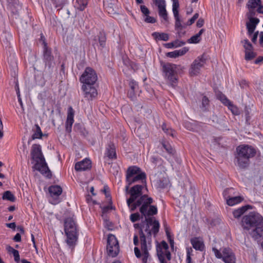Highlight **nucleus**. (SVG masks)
Instances as JSON below:
<instances>
[{
    "instance_id": "6ab92c4d",
    "label": "nucleus",
    "mask_w": 263,
    "mask_h": 263,
    "mask_svg": "<svg viewBox=\"0 0 263 263\" xmlns=\"http://www.w3.org/2000/svg\"><path fill=\"white\" fill-rule=\"evenodd\" d=\"M91 167V162L90 159L85 158L78 162L75 164V170L77 171H85L89 170Z\"/></svg>"
},
{
    "instance_id": "603ef678",
    "label": "nucleus",
    "mask_w": 263,
    "mask_h": 263,
    "mask_svg": "<svg viewBox=\"0 0 263 263\" xmlns=\"http://www.w3.org/2000/svg\"><path fill=\"white\" fill-rule=\"evenodd\" d=\"M140 9L141 11V12L144 15V17L148 15L149 14L150 11L148 10V9L144 5H141L140 6Z\"/></svg>"
},
{
    "instance_id": "ea45409f",
    "label": "nucleus",
    "mask_w": 263,
    "mask_h": 263,
    "mask_svg": "<svg viewBox=\"0 0 263 263\" xmlns=\"http://www.w3.org/2000/svg\"><path fill=\"white\" fill-rule=\"evenodd\" d=\"M52 1L55 7L60 9L65 4L66 0H52Z\"/></svg>"
},
{
    "instance_id": "393cba45",
    "label": "nucleus",
    "mask_w": 263,
    "mask_h": 263,
    "mask_svg": "<svg viewBox=\"0 0 263 263\" xmlns=\"http://www.w3.org/2000/svg\"><path fill=\"white\" fill-rule=\"evenodd\" d=\"M106 37L105 32L103 31L99 32V34L94 39L95 43L99 42L100 46L104 48L106 44Z\"/></svg>"
},
{
    "instance_id": "f3484780",
    "label": "nucleus",
    "mask_w": 263,
    "mask_h": 263,
    "mask_svg": "<svg viewBox=\"0 0 263 263\" xmlns=\"http://www.w3.org/2000/svg\"><path fill=\"white\" fill-rule=\"evenodd\" d=\"M74 110L72 107L68 108L67 116L65 124L66 131L68 133L71 132L72 126L74 122Z\"/></svg>"
},
{
    "instance_id": "58836bf2",
    "label": "nucleus",
    "mask_w": 263,
    "mask_h": 263,
    "mask_svg": "<svg viewBox=\"0 0 263 263\" xmlns=\"http://www.w3.org/2000/svg\"><path fill=\"white\" fill-rule=\"evenodd\" d=\"M243 44V47L245 49V52L252 50L253 46L248 40L246 39L242 41Z\"/></svg>"
},
{
    "instance_id": "13d9d810",
    "label": "nucleus",
    "mask_w": 263,
    "mask_h": 263,
    "mask_svg": "<svg viewBox=\"0 0 263 263\" xmlns=\"http://www.w3.org/2000/svg\"><path fill=\"white\" fill-rule=\"evenodd\" d=\"M174 47L177 48L185 44V42L183 41H180L178 40H176L174 42H173Z\"/></svg>"
},
{
    "instance_id": "cd10ccee",
    "label": "nucleus",
    "mask_w": 263,
    "mask_h": 263,
    "mask_svg": "<svg viewBox=\"0 0 263 263\" xmlns=\"http://www.w3.org/2000/svg\"><path fill=\"white\" fill-rule=\"evenodd\" d=\"M252 206L250 205H247L245 206H241L236 210H235L233 212V215L236 218H239L243 214L248 210L251 209Z\"/></svg>"
},
{
    "instance_id": "09e8293b",
    "label": "nucleus",
    "mask_w": 263,
    "mask_h": 263,
    "mask_svg": "<svg viewBox=\"0 0 263 263\" xmlns=\"http://www.w3.org/2000/svg\"><path fill=\"white\" fill-rule=\"evenodd\" d=\"M247 28L248 29V32L249 35H250L254 32V31L255 29V28H256V26H255L254 25L247 23Z\"/></svg>"
},
{
    "instance_id": "ddd939ff",
    "label": "nucleus",
    "mask_w": 263,
    "mask_h": 263,
    "mask_svg": "<svg viewBox=\"0 0 263 263\" xmlns=\"http://www.w3.org/2000/svg\"><path fill=\"white\" fill-rule=\"evenodd\" d=\"M230 191H234V189L233 188H228L224 190L223 192V196L229 205L233 206L240 203L242 201L243 198L241 196L231 197L228 195L227 192Z\"/></svg>"
},
{
    "instance_id": "f257e3e1",
    "label": "nucleus",
    "mask_w": 263,
    "mask_h": 263,
    "mask_svg": "<svg viewBox=\"0 0 263 263\" xmlns=\"http://www.w3.org/2000/svg\"><path fill=\"white\" fill-rule=\"evenodd\" d=\"M145 189L141 186H133L129 191V197L127 199V204L130 211H134L137 207L140 206V212L145 217L143 224L136 223L135 229L142 230L146 226L145 230H159V222L153 215L157 213V208L151 205L153 200L148 197L146 192H143Z\"/></svg>"
},
{
    "instance_id": "338daca9",
    "label": "nucleus",
    "mask_w": 263,
    "mask_h": 263,
    "mask_svg": "<svg viewBox=\"0 0 263 263\" xmlns=\"http://www.w3.org/2000/svg\"><path fill=\"white\" fill-rule=\"evenodd\" d=\"M13 240L15 242H20L21 241V236L19 233H17L13 237Z\"/></svg>"
},
{
    "instance_id": "9b49d317",
    "label": "nucleus",
    "mask_w": 263,
    "mask_h": 263,
    "mask_svg": "<svg viewBox=\"0 0 263 263\" xmlns=\"http://www.w3.org/2000/svg\"><path fill=\"white\" fill-rule=\"evenodd\" d=\"M81 89L84 98L88 101L92 100L98 95V92L95 85H82Z\"/></svg>"
},
{
    "instance_id": "3c124183",
    "label": "nucleus",
    "mask_w": 263,
    "mask_h": 263,
    "mask_svg": "<svg viewBox=\"0 0 263 263\" xmlns=\"http://www.w3.org/2000/svg\"><path fill=\"white\" fill-rule=\"evenodd\" d=\"M198 17H199L198 13H196L194 14L193 16L188 21V22L186 23V24L185 25L190 26V25H192L195 22V21L198 18Z\"/></svg>"
},
{
    "instance_id": "a211bd4d",
    "label": "nucleus",
    "mask_w": 263,
    "mask_h": 263,
    "mask_svg": "<svg viewBox=\"0 0 263 263\" xmlns=\"http://www.w3.org/2000/svg\"><path fill=\"white\" fill-rule=\"evenodd\" d=\"M31 155L35 161L44 159L42 153L41 146L39 144H33L31 147Z\"/></svg>"
},
{
    "instance_id": "0eeeda50",
    "label": "nucleus",
    "mask_w": 263,
    "mask_h": 263,
    "mask_svg": "<svg viewBox=\"0 0 263 263\" xmlns=\"http://www.w3.org/2000/svg\"><path fill=\"white\" fill-rule=\"evenodd\" d=\"M97 80V72L90 67H86L80 77V82L82 85H95Z\"/></svg>"
},
{
    "instance_id": "e433bc0d",
    "label": "nucleus",
    "mask_w": 263,
    "mask_h": 263,
    "mask_svg": "<svg viewBox=\"0 0 263 263\" xmlns=\"http://www.w3.org/2000/svg\"><path fill=\"white\" fill-rule=\"evenodd\" d=\"M228 108L231 111L233 114L237 115L239 114V109L235 105H234L230 102L227 105Z\"/></svg>"
},
{
    "instance_id": "c85d7f7f",
    "label": "nucleus",
    "mask_w": 263,
    "mask_h": 263,
    "mask_svg": "<svg viewBox=\"0 0 263 263\" xmlns=\"http://www.w3.org/2000/svg\"><path fill=\"white\" fill-rule=\"evenodd\" d=\"M152 165L155 167H159L162 165L163 161V160L158 156H152L150 159Z\"/></svg>"
},
{
    "instance_id": "49530a36",
    "label": "nucleus",
    "mask_w": 263,
    "mask_h": 263,
    "mask_svg": "<svg viewBox=\"0 0 263 263\" xmlns=\"http://www.w3.org/2000/svg\"><path fill=\"white\" fill-rule=\"evenodd\" d=\"M162 145L169 154H172L173 153L174 150L169 143H165L164 142L162 143Z\"/></svg>"
},
{
    "instance_id": "423d86ee",
    "label": "nucleus",
    "mask_w": 263,
    "mask_h": 263,
    "mask_svg": "<svg viewBox=\"0 0 263 263\" xmlns=\"http://www.w3.org/2000/svg\"><path fill=\"white\" fill-rule=\"evenodd\" d=\"M146 234L143 233V231H140V239L141 242V248L142 251V261L143 263H146L147 258L149 256L148 248L151 244L152 231H145Z\"/></svg>"
},
{
    "instance_id": "774afa93",
    "label": "nucleus",
    "mask_w": 263,
    "mask_h": 263,
    "mask_svg": "<svg viewBox=\"0 0 263 263\" xmlns=\"http://www.w3.org/2000/svg\"><path fill=\"white\" fill-rule=\"evenodd\" d=\"M6 226L10 228V229H11L13 230H15V227H16V224H15V222H11V223H6Z\"/></svg>"
},
{
    "instance_id": "5fc2aeb1",
    "label": "nucleus",
    "mask_w": 263,
    "mask_h": 263,
    "mask_svg": "<svg viewBox=\"0 0 263 263\" xmlns=\"http://www.w3.org/2000/svg\"><path fill=\"white\" fill-rule=\"evenodd\" d=\"M140 218V214L138 213L132 214L130 216V220L135 222L138 220Z\"/></svg>"
},
{
    "instance_id": "2eb2a0df",
    "label": "nucleus",
    "mask_w": 263,
    "mask_h": 263,
    "mask_svg": "<svg viewBox=\"0 0 263 263\" xmlns=\"http://www.w3.org/2000/svg\"><path fill=\"white\" fill-rule=\"evenodd\" d=\"M221 251L223 254L222 260L225 263H236L235 256L230 248H222Z\"/></svg>"
},
{
    "instance_id": "c756f323",
    "label": "nucleus",
    "mask_w": 263,
    "mask_h": 263,
    "mask_svg": "<svg viewBox=\"0 0 263 263\" xmlns=\"http://www.w3.org/2000/svg\"><path fill=\"white\" fill-rule=\"evenodd\" d=\"M204 29H201L199 32L195 35L192 36L189 40L188 42L190 44H196L199 42L201 40L200 36L203 33Z\"/></svg>"
},
{
    "instance_id": "7ed1b4c3",
    "label": "nucleus",
    "mask_w": 263,
    "mask_h": 263,
    "mask_svg": "<svg viewBox=\"0 0 263 263\" xmlns=\"http://www.w3.org/2000/svg\"><path fill=\"white\" fill-rule=\"evenodd\" d=\"M256 154L255 149L252 146L242 144L236 148L235 157V163L240 168H246L249 164L250 159Z\"/></svg>"
},
{
    "instance_id": "8fccbe9b",
    "label": "nucleus",
    "mask_w": 263,
    "mask_h": 263,
    "mask_svg": "<svg viewBox=\"0 0 263 263\" xmlns=\"http://www.w3.org/2000/svg\"><path fill=\"white\" fill-rule=\"evenodd\" d=\"M209 100L208 98L204 96L202 97V108L203 110H206V107L209 105Z\"/></svg>"
},
{
    "instance_id": "69168bd1",
    "label": "nucleus",
    "mask_w": 263,
    "mask_h": 263,
    "mask_svg": "<svg viewBox=\"0 0 263 263\" xmlns=\"http://www.w3.org/2000/svg\"><path fill=\"white\" fill-rule=\"evenodd\" d=\"M184 126L189 130H192L193 129L192 124L189 122H184Z\"/></svg>"
},
{
    "instance_id": "2f4dec72",
    "label": "nucleus",
    "mask_w": 263,
    "mask_h": 263,
    "mask_svg": "<svg viewBox=\"0 0 263 263\" xmlns=\"http://www.w3.org/2000/svg\"><path fill=\"white\" fill-rule=\"evenodd\" d=\"M35 126V130L34 133L33 134L32 138L33 139H40L42 137L43 133L41 130L40 127L38 124H36Z\"/></svg>"
},
{
    "instance_id": "1a4fd4ad",
    "label": "nucleus",
    "mask_w": 263,
    "mask_h": 263,
    "mask_svg": "<svg viewBox=\"0 0 263 263\" xmlns=\"http://www.w3.org/2000/svg\"><path fill=\"white\" fill-rule=\"evenodd\" d=\"M49 196V202L52 204H57L62 201L61 195L62 193V189L59 185H51L48 189Z\"/></svg>"
},
{
    "instance_id": "4468645a",
    "label": "nucleus",
    "mask_w": 263,
    "mask_h": 263,
    "mask_svg": "<svg viewBox=\"0 0 263 263\" xmlns=\"http://www.w3.org/2000/svg\"><path fill=\"white\" fill-rule=\"evenodd\" d=\"M43 57L44 61L46 67L50 68L53 62V57L51 55V50L48 47L47 44L43 41Z\"/></svg>"
},
{
    "instance_id": "412c9836",
    "label": "nucleus",
    "mask_w": 263,
    "mask_h": 263,
    "mask_svg": "<svg viewBox=\"0 0 263 263\" xmlns=\"http://www.w3.org/2000/svg\"><path fill=\"white\" fill-rule=\"evenodd\" d=\"M191 242L193 247L196 250L202 251L203 250L204 245L201 238L194 237L191 239Z\"/></svg>"
},
{
    "instance_id": "0e129e2a",
    "label": "nucleus",
    "mask_w": 263,
    "mask_h": 263,
    "mask_svg": "<svg viewBox=\"0 0 263 263\" xmlns=\"http://www.w3.org/2000/svg\"><path fill=\"white\" fill-rule=\"evenodd\" d=\"M134 251H135V255L137 258H139L142 256L141 252H140V250L138 249V248L135 247L134 248Z\"/></svg>"
},
{
    "instance_id": "79ce46f5",
    "label": "nucleus",
    "mask_w": 263,
    "mask_h": 263,
    "mask_svg": "<svg viewBox=\"0 0 263 263\" xmlns=\"http://www.w3.org/2000/svg\"><path fill=\"white\" fill-rule=\"evenodd\" d=\"M10 251L11 250V252L14 256V260L16 262H18L20 261V259L18 251L17 250L13 249V248H11V247L10 248Z\"/></svg>"
},
{
    "instance_id": "c9c22d12",
    "label": "nucleus",
    "mask_w": 263,
    "mask_h": 263,
    "mask_svg": "<svg viewBox=\"0 0 263 263\" xmlns=\"http://www.w3.org/2000/svg\"><path fill=\"white\" fill-rule=\"evenodd\" d=\"M261 4L260 0H249L247 6L248 8L255 9Z\"/></svg>"
},
{
    "instance_id": "9d476101",
    "label": "nucleus",
    "mask_w": 263,
    "mask_h": 263,
    "mask_svg": "<svg viewBox=\"0 0 263 263\" xmlns=\"http://www.w3.org/2000/svg\"><path fill=\"white\" fill-rule=\"evenodd\" d=\"M206 58L204 54L197 58L191 65L190 73L191 76L197 75L201 68L205 63Z\"/></svg>"
},
{
    "instance_id": "864d4df0",
    "label": "nucleus",
    "mask_w": 263,
    "mask_h": 263,
    "mask_svg": "<svg viewBox=\"0 0 263 263\" xmlns=\"http://www.w3.org/2000/svg\"><path fill=\"white\" fill-rule=\"evenodd\" d=\"M144 21L147 23L151 24L155 23L156 22V20L154 17L149 16V15L145 16L144 17Z\"/></svg>"
},
{
    "instance_id": "37998d69",
    "label": "nucleus",
    "mask_w": 263,
    "mask_h": 263,
    "mask_svg": "<svg viewBox=\"0 0 263 263\" xmlns=\"http://www.w3.org/2000/svg\"><path fill=\"white\" fill-rule=\"evenodd\" d=\"M189 48L187 47H184L179 50H176V53L178 57L184 55L188 51Z\"/></svg>"
},
{
    "instance_id": "c03bdc74",
    "label": "nucleus",
    "mask_w": 263,
    "mask_h": 263,
    "mask_svg": "<svg viewBox=\"0 0 263 263\" xmlns=\"http://www.w3.org/2000/svg\"><path fill=\"white\" fill-rule=\"evenodd\" d=\"M218 99L221 101L222 103L227 105L230 101L226 98V97L222 93L218 95Z\"/></svg>"
},
{
    "instance_id": "bb28decb",
    "label": "nucleus",
    "mask_w": 263,
    "mask_h": 263,
    "mask_svg": "<svg viewBox=\"0 0 263 263\" xmlns=\"http://www.w3.org/2000/svg\"><path fill=\"white\" fill-rule=\"evenodd\" d=\"M73 4L74 8L80 11H83L88 4L87 0H73Z\"/></svg>"
},
{
    "instance_id": "f8f14e48",
    "label": "nucleus",
    "mask_w": 263,
    "mask_h": 263,
    "mask_svg": "<svg viewBox=\"0 0 263 263\" xmlns=\"http://www.w3.org/2000/svg\"><path fill=\"white\" fill-rule=\"evenodd\" d=\"M35 162L36 163L34 165L35 169L39 171L42 175L50 178L51 176V174L47 166V164L45 162V158Z\"/></svg>"
},
{
    "instance_id": "6e6552de",
    "label": "nucleus",
    "mask_w": 263,
    "mask_h": 263,
    "mask_svg": "<svg viewBox=\"0 0 263 263\" xmlns=\"http://www.w3.org/2000/svg\"><path fill=\"white\" fill-rule=\"evenodd\" d=\"M120 251L118 241L115 235L109 234L107 242V254L112 257L117 256Z\"/></svg>"
},
{
    "instance_id": "f03ea898",
    "label": "nucleus",
    "mask_w": 263,
    "mask_h": 263,
    "mask_svg": "<svg viewBox=\"0 0 263 263\" xmlns=\"http://www.w3.org/2000/svg\"><path fill=\"white\" fill-rule=\"evenodd\" d=\"M146 176L145 173L143 172L139 167L136 166H129L126 172V185L125 187L126 194L129 195V185L134 183H140L141 184H136L135 186H141L145 189L143 192H146L147 189L146 183Z\"/></svg>"
},
{
    "instance_id": "6e6d98bb",
    "label": "nucleus",
    "mask_w": 263,
    "mask_h": 263,
    "mask_svg": "<svg viewBox=\"0 0 263 263\" xmlns=\"http://www.w3.org/2000/svg\"><path fill=\"white\" fill-rule=\"evenodd\" d=\"M160 249H161L163 251L168 250V246L167 243L165 241H162L161 242L160 244V247L159 249H157V250H160Z\"/></svg>"
},
{
    "instance_id": "4c0bfd02",
    "label": "nucleus",
    "mask_w": 263,
    "mask_h": 263,
    "mask_svg": "<svg viewBox=\"0 0 263 263\" xmlns=\"http://www.w3.org/2000/svg\"><path fill=\"white\" fill-rule=\"evenodd\" d=\"M173 12L174 15H177L179 14L178 8L179 7V3L178 0H173Z\"/></svg>"
},
{
    "instance_id": "20e7f679",
    "label": "nucleus",
    "mask_w": 263,
    "mask_h": 263,
    "mask_svg": "<svg viewBox=\"0 0 263 263\" xmlns=\"http://www.w3.org/2000/svg\"><path fill=\"white\" fill-rule=\"evenodd\" d=\"M241 224L245 229L263 230V217L258 213L251 212L243 217Z\"/></svg>"
},
{
    "instance_id": "052dcab7",
    "label": "nucleus",
    "mask_w": 263,
    "mask_h": 263,
    "mask_svg": "<svg viewBox=\"0 0 263 263\" xmlns=\"http://www.w3.org/2000/svg\"><path fill=\"white\" fill-rule=\"evenodd\" d=\"M249 11L247 13L248 17H253L255 14V11L254 8H249Z\"/></svg>"
},
{
    "instance_id": "39448f33",
    "label": "nucleus",
    "mask_w": 263,
    "mask_h": 263,
    "mask_svg": "<svg viewBox=\"0 0 263 263\" xmlns=\"http://www.w3.org/2000/svg\"><path fill=\"white\" fill-rule=\"evenodd\" d=\"M177 66L175 64L167 63L163 66L164 78L173 86L175 87L178 82Z\"/></svg>"
},
{
    "instance_id": "bf43d9fd",
    "label": "nucleus",
    "mask_w": 263,
    "mask_h": 263,
    "mask_svg": "<svg viewBox=\"0 0 263 263\" xmlns=\"http://www.w3.org/2000/svg\"><path fill=\"white\" fill-rule=\"evenodd\" d=\"M166 235L169 240L171 246V247L173 248L174 247V240L171 237L170 231H166Z\"/></svg>"
},
{
    "instance_id": "e2e57ef3",
    "label": "nucleus",
    "mask_w": 263,
    "mask_h": 263,
    "mask_svg": "<svg viewBox=\"0 0 263 263\" xmlns=\"http://www.w3.org/2000/svg\"><path fill=\"white\" fill-rule=\"evenodd\" d=\"M155 4L158 7L165 4L164 0H153Z\"/></svg>"
},
{
    "instance_id": "b1692460",
    "label": "nucleus",
    "mask_w": 263,
    "mask_h": 263,
    "mask_svg": "<svg viewBox=\"0 0 263 263\" xmlns=\"http://www.w3.org/2000/svg\"><path fill=\"white\" fill-rule=\"evenodd\" d=\"M157 254L161 263H167L165 261V257H166L168 260H170L171 259V254L168 250L163 251L161 249L160 250H157Z\"/></svg>"
},
{
    "instance_id": "aec40b11",
    "label": "nucleus",
    "mask_w": 263,
    "mask_h": 263,
    "mask_svg": "<svg viewBox=\"0 0 263 263\" xmlns=\"http://www.w3.org/2000/svg\"><path fill=\"white\" fill-rule=\"evenodd\" d=\"M165 4L158 6V14L161 18V23L165 25L168 24V17L167 13L165 8Z\"/></svg>"
},
{
    "instance_id": "7c9ffc66",
    "label": "nucleus",
    "mask_w": 263,
    "mask_h": 263,
    "mask_svg": "<svg viewBox=\"0 0 263 263\" xmlns=\"http://www.w3.org/2000/svg\"><path fill=\"white\" fill-rule=\"evenodd\" d=\"M250 235L258 242L263 239V231H250Z\"/></svg>"
},
{
    "instance_id": "72a5a7b5",
    "label": "nucleus",
    "mask_w": 263,
    "mask_h": 263,
    "mask_svg": "<svg viewBox=\"0 0 263 263\" xmlns=\"http://www.w3.org/2000/svg\"><path fill=\"white\" fill-rule=\"evenodd\" d=\"M3 199L10 201H14L15 200V197L10 191H7L4 193Z\"/></svg>"
},
{
    "instance_id": "a19ab883",
    "label": "nucleus",
    "mask_w": 263,
    "mask_h": 263,
    "mask_svg": "<svg viewBox=\"0 0 263 263\" xmlns=\"http://www.w3.org/2000/svg\"><path fill=\"white\" fill-rule=\"evenodd\" d=\"M256 56V53L252 50H249L245 52V60L247 61L251 60L254 58Z\"/></svg>"
},
{
    "instance_id": "4be33fe9",
    "label": "nucleus",
    "mask_w": 263,
    "mask_h": 263,
    "mask_svg": "<svg viewBox=\"0 0 263 263\" xmlns=\"http://www.w3.org/2000/svg\"><path fill=\"white\" fill-rule=\"evenodd\" d=\"M105 155L109 159H113L116 158V153L115 146L113 143H110L106 148Z\"/></svg>"
},
{
    "instance_id": "5701e85b",
    "label": "nucleus",
    "mask_w": 263,
    "mask_h": 263,
    "mask_svg": "<svg viewBox=\"0 0 263 263\" xmlns=\"http://www.w3.org/2000/svg\"><path fill=\"white\" fill-rule=\"evenodd\" d=\"M64 230H77V226L73 218H67L64 222Z\"/></svg>"
},
{
    "instance_id": "dca6fc26",
    "label": "nucleus",
    "mask_w": 263,
    "mask_h": 263,
    "mask_svg": "<svg viewBox=\"0 0 263 263\" xmlns=\"http://www.w3.org/2000/svg\"><path fill=\"white\" fill-rule=\"evenodd\" d=\"M64 232L66 236V242L70 247H72L73 248L78 240V234L77 231Z\"/></svg>"
},
{
    "instance_id": "a878e982",
    "label": "nucleus",
    "mask_w": 263,
    "mask_h": 263,
    "mask_svg": "<svg viewBox=\"0 0 263 263\" xmlns=\"http://www.w3.org/2000/svg\"><path fill=\"white\" fill-rule=\"evenodd\" d=\"M152 36L156 41H167L169 40V35L166 33L154 32L152 34Z\"/></svg>"
},
{
    "instance_id": "a18cd8bd",
    "label": "nucleus",
    "mask_w": 263,
    "mask_h": 263,
    "mask_svg": "<svg viewBox=\"0 0 263 263\" xmlns=\"http://www.w3.org/2000/svg\"><path fill=\"white\" fill-rule=\"evenodd\" d=\"M212 251L214 253L215 256L217 258L222 259H223V253L222 251L221 252L220 251L218 250L216 248H213Z\"/></svg>"
},
{
    "instance_id": "f704fd0d",
    "label": "nucleus",
    "mask_w": 263,
    "mask_h": 263,
    "mask_svg": "<svg viewBox=\"0 0 263 263\" xmlns=\"http://www.w3.org/2000/svg\"><path fill=\"white\" fill-rule=\"evenodd\" d=\"M162 130L167 135L171 136L172 137L175 136V132L171 128L167 127L165 124L162 125Z\"/></svg>"
},
{
    "instance_id": "473e14b6",
    "label": "nucleus",
    "mask_w": 263,
    "mask_h": 263,
    "mask_svg": "<svg viewBox=\"0 0 263 263\" xmlns=\"http://www.w3.org/2000/svg\"><path fill=\"white\" fill-rule=\"evenodd\" d=\"M175 20V29L179 33V32L181 31L182 28L183 27V26L182 25L181 23L180 18L179 17V14L177 15H174Z\"/></svg>"
},
{
    "instance_id": "4d7b16f0",
    "label": "nucleus",
    "mask_w": 263,
    "mask_h": 263,
    "mask_svg": "<svg viewBox=\"0 0 263 263\" xmlns=\"http://www.w3.org/2000/svg\"><path fill=\"white\" fill-rule=\"evenodd\" d=\"M248 18L249 19L248 23L254 25L255 26H256L259 22V20L256 17H248Z\"/></svg>"
},
{
    "instance_id": "680f3d73",
    "label": "nucleus",
    "mask_w": 263,
    "mask_h": 263,
    "mask_svg": "<svg viewBox=\"0 0 263 263\" xmlns=\"http://www.w3.org/2000/svg\"><path fill=\"white\" fill-rule=\"evenodd\" d=\"M166 55L168 57H170L171 58H176L178 57V55L176 53V50L167 53Z\"/></svg>"
},
{
    "instance_id": "de8ad7c7",
    "label": "nucleus",
    "mask_w": 263,
    "mask_h": 263,
    "mask_svg": "<svg viewBox=\"0 0 263 263\" xmlns=\"http://www.w3.org/2000/svg\"><path fill=\"white\" fill-rule=\"evenodd\" d=\"M129 86L130 88V90H133V92H136L138 88V85L137 83L134 80H132L130 81Z\"/></svg>"
}]
</instances>
